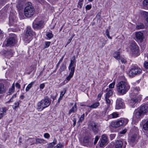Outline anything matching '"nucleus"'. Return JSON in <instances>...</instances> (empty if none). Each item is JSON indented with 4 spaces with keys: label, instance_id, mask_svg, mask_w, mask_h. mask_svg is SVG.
<instances>
[{
    "label": "nucleus",
    "instance_id": "20",
    "mask_svg": "<svg viewBox=\"0 0 148 148\" xmlns=\"http://www.w3.org/2000/svg\"><path fill=\"white\" fill-rule=\"evenodd\" d=\"M7 110V109L5 107L0 108V119L6 114Z\"/></svg>",
    "mask_w": 148,
    "mask_h": 148
},
{
    "label": "nucleus",
    "instance_id": "13",
    "mask_svg": "<svg viewBox=\"0 0 148 148\" xmlns=\"http://www.w3.org/2000/svg\"><path fill=\"white\" fill-rule=\"evenodd\" d=\"M143 114L140 111V110L137 108L134 111L133 118L135 119H140L143 117Z\"/></svg>",
    "mask_w": 148,
    "mask_h": 148
},
{
    "label": "nucleus",
    "instance_id": "63",
    "mask_svg": "<svg viewBox=\"0 0 148 148\" xmlns=\"http://www.w3.org/2000/svg\"><path fill=\"white\" fill-rule=\"evenodd\" d=\"M110 136L111 139L112 140L115 136V134H112L110 135Z\"/></svg>",
    "mask_w": 148,
    "mask_h": 148
},
{
    "label": "nucleus",
    "instance_id": "59",
    "mask_svg": "<svg viewBox=\"0 0 148 148\" xmlns=\"http://www.w3.org/2000/svg\"><path fill=\"white\" fill-rule=\"evenodd\" d=\"M99 137L98 136H96V137H95V141H94V144H95L97 141H98V140H99Z\"/></svg>",
    "mask_w": 148,
    "mask_h": 148
},
{
    "label": "nucleus",
    "instance_id": "32",
    "mask_svg": "<svg viewBox=\"0 0 148 148\" xmlns=\"http://www.w3.org/2000/svg\"><path fill=\"white\" fill-rule=\"evenodd\" d=\"M19 1H21V0H19ZM24 0H22L21 3H18L16 5V7L19 10H21L23 8V2Z\"/></svg>",
    "mask_w": 148,
    "mask_h": 148
},
{
    "label": "nucleus",
    "instance_id": "51",
    "mask_svg": "<svg viewBox=\"0 0 148 148\" xmlns=\"http://www.w3.org/2000/svg\"><path fill=\"white\" fill-rule=\"evenodd\" d=\"M50 43L51 42H46L45 43V48H46L48 47L49 46Z\"/></svg>",
    "mask_w": 148,
    "mask_h": 148
},
{
    "label": "nucleus",
    "instance_id": "52",
    "mask_svg": "<svg viewBox=\"0 0 148 148\" xmlns=\"http://www.w3.org/2000/svg\"><path fill=\"white\" fill-rule=\"evenodd\" d=\"M92 7V5L91 4L87 5L86 6V10H90Z\"/></svg>",
    "mask_w": 148,
    "mask_h": 148
},
{
    "label": "nucleus",
    "instance_id": "53",
    "mask_svg": "<svg viewBox=\"0 0 148 148\" xmlns=\"http://www.w3.org/2000/svg\"><path fill=\"white\" fill-rule=\"evenodd\" d=\"M9 22L11 25H13L14 23L15 22L14 20H13L12 18H9Z\"/></svg>",
    "mask_w": 148,
    "mask_h": 148
},
{
    "label": "nucleus",
    "instance_id": "15",
    "mask_svg": "<svg viewBox=\"0 0 148 148\" xmlns=\"http://www.w3.org/2000/svg\"><path fill=\"white\" fill-rule=\"evenodd\" d=\"M75 56H74L71 60L70 63L69 64L68 67L69 70H71L74 71L76 66L75 62Z\"/></svg>",
    "mask_w": 148,
    "mask_h": 148
},
{
    "label": "nucleus",
    "instance_id": "19",
    "mask_svg": "<svg viewBox=\"0 0 148 148\" xmlns=\"http://www.w3.org/2000/svg\"><path fill=\"white\" fill-rule=\"evenodd\" d=\"M3 54L6 57L8 58L10 57H12L13 54V53L11 51H5L3 50L2 51Z\"/></svg>",
    "mask_w": 148,
    "mask_h": 148
},
{
    "label": "nucleus",
    "instance_id": "21",
    "mask_svg": "<svg viewBox=\"0 0 148 148\" xmlns=\"http://www.w3.org/2000/svg\"><path fill=\"white\" fill-rule=\"evenodd\" d=\"M107 140L106 136L105 135H103L101 136V140L100 144L101 147H103L106 144Z\"/></svg>",
    "mask_w": 148,
    "mask_h": 148
},
{
    "label": "nucleus",
    "instance_id": "29",
    "mask_svg": "<svg viewBox=\"0 0 148 148\" xmlns=\"http://www.w3.org/2000/svg\"><path fill=\"white\" fill-rule=\"evenodd\" d=\"M113 56L114 57L118 60H119L121 59L120 56V53L119 52H116L114 54Z\"/></svg>",
    "mask_w": 148,
    "mask_h": 148
},
{
    "label": "nucleus",
    "instance_id": "22",
    "mask_svg": "<svg viewBox=\"0 0 148 148\" xmlns=\"http://www.w3.org/2000/svg\"><path fill=\"white\" fill-rule=\"evenodd\" d=\"M123 145V143L121 140H118L115 143V148H121Z\"/></svg>",
    "mask_w": 148,
    "mask_h": 148
},
{
    "label": "nucleus",
    "instance_id": "27",
    "mask_svg": "<svg viewBox=\"0 0 148 148\" xmlns=\"http://www.w3.org/2000/svg\"><path fill=\"white\" fill-rule=\"evenodd\" d=\"M137 136L135 134L132 135L130 139V143H134L137 141Z\"/></svg>",
    "mask_w": 148,
    "mask_h": 148
},
{
    "label": "nucleus",
    "instance_id": "7",
    "mask_svg": "<svg viewBox=\"0 0 148 148\" xmlns=\"http://www.w3.org/2000/svg\"><path fill=\"white\" fill-rule=\"evenodd\" d=\"M16 36L14 34H12L11 37H10L5 42V44L6 46L11 47L14 46L16 43ZM4 43L5 42H4Z\"/></svg>",
    "mask_w": 148,
    "mask_h": 148
},
{
    "label": "nucleus",
    "instance_id": "5",
    "mask_svg": "<svg viewBox=\"0 0 148 148\" xmlns=\"http://www.w3.org/2000/svg\"><path fill=\"white\" fill-rule=\"evenodd\" d=\"M45 25L44 21L39 20L38 18H36L33 22V27L35 29H40L43 28Z\"/></svg>",
    "mask_w": 148,
    "mask_h": 148
},
{
    "label": "nucleus",
    "instance_id": "62",
    "mask_svg": "<svg viewBox=\"0 0 148 148\" xmlns=\"http://www.w3.org/2000/svg\"><path fill=\"white\" fill-rule=\"evenodd\" d=\"M74 36H72L71 37V38L69 39V40H68V41L67 42V45H68V44H69V43H70V42H71V40H72Z\"/></svg>",
    "mask_w": 148,
    "mask_h": 148
},
{
    "label": "nucleus",
    "instance_id": "1",
    "mask_svg": "<svg viewBox=\"0 0 148 148\" xmlns=\"http://www.w3.org/2000/svg\"><path fill=\"white\" fill-rule=\"evenodd\" d=\"M116 88L118 94L121 95H123L127 92L130 87L127 82L121 81L117 84Z\"/></svg>",
    "mask_w": 148,
    "mask_h": 148
},
{
    "label": "nucleus",
    "instance_id": "46",
    "mask_svg": "<svg viewBox=\"0 0 148 148\" xmlns=\"http://www.w3.org/2000/svg\"><path fill=\"white\" fill-rule=\"evenodd\" d=\"M115 84V82L114 81L112 83L110 84L109 85V87L110 88H113L114 87Z\"/></svg>",
    "mask_w": 148,
    "mask_h": 148
},
{
    "label": "nucleus",
    "instance_id": "45",
    "mask_svg": "<svg viewBox=\"0 0 148 148\" xmlns=\"http://www.w3.org/2000/svg\"><path fill=\"white\" fill-rule=\"evenodd\" d=\"M16 94H15L14 95L12 96V97L11 98L10 100L8 101V102H12L13 101V99L14 98H15L16 97Z\"/></svg>",
    "mask_w": 148,
    "mask_h": 148
},
{
    "label": "nucleus",
    "instance_id": "61",
    "mask_svg": "<svg viewBox=\"0 0 148 148\" xmlns=\"http://www.w3.org/2000/svg\"><path fill=\"white\" fill-rule=\"evenodd\" d=\"M57 142V141L56 139V138H54L53 139V142L51 143H53L52 145L54 146L56 143Z\"/></svg>",
    "mask_w": 148,
    "mask_h": 148
},
{
    "label": "nucleus",
    "instance_id": "4",
    "mask_svg": "<svg viewBox=\"0 0 148 148\" xmlns=\"http://www.w3.org/2000/svg\"><path fill=\"white\" fill-rule=\"evenodd\" d=\"M142 70L137 65L133 66L128 73V74L130 77H133L141 73Z\"/></svg>",
    "mask_w": 148,
    "mask_h": 148
},
{
    "label": "nucleus",
    "instance_id": "31",
    "mask_svg": "<svg viewBox=\"0 0 148 148\" xmlns=\"http://www.w3.org/2000/svg\"><path fill=\"white\" fill-rule=\"evenodd\" d=\"M119 114L116 112H114L109 116V117L110 118H115L119 116Z\"/></svg>",
    "mask_w": 148,
    "mask_h": 148
},
{
    "label": "nucleus",
    "instance_id": "48",
    "mask_svg": "<svg viewBox=\"0 0 148 148\" xmlns=\"http://www.w3.org/2000/svg\"><path fill=\"white\" fill-rule=\"evenodd\" d=\"M27 140L30 142L32 143V144H33L34 142V138H29L27 139Z\"/></svg>",
    "mask_w": 148,
    "mask_h": 148
},
{
    "label": "nucleus",
    "instance_id": "2",
    "mask_svg": "<svg viewBox=\"0 0 148 148\" xmlns=\"http://www.w3.org/2000/svg\"><path fill=\"white\" fill-rule=\"evenodd\" d=\"M51 100L47 96H45L44 98L38 102L37 109L38 111H41L45 108L48 107L50 105Z\"/></svg>",
    "mask_w": 148,
    "mask_h": 148
},
{
    "label": "nucleus",
    "instance_id": "44",
    "mask_svg": "<svg viewBox=\"0 0 148 148\" xmlns=\"http://www.w3.org/2000/svg\"><path fill=\"white\" fill-rule=\"evenodd\" d=\"M92 130L95 133H97V132L98 129L97 128L96 125H94V127L92 128Z\"/></svg>",
    "mask_w": 148,
    "mask_h": 148
},
{
    "label": "nucleus",
    "instance_id": "17",
    "mask_svg": "<svg viewBox=\"0 0 148 148\" xmlns=\"http://www.w3.org/2000/svg\"><path fill=\"white\" fill-rule=\"evenodd\" d=\"M144 114L148 111L147 106L145 104L142 105L140 107L138 108Z\"/></svg>",
    "mask_w": 148,
    "mask_h": 148
},
{
    "label": "nucleus",
    "instance_id": "34",
    "mask_svg": "<svg viewBox=\"0 0 148 148\" xmlns=\"http://www.w3.org/2000/svg\"><path fill=\"white\" fill-rule=\"evenodd\" d=\"M36 141L37 143H46V141L43 139L41 138H36Z\"/></svg>",
    "mask_w": 148,
    "mask_h": 148
},
{
    "label": "nucleus",
    "instance_id": "64",
    "mask_svg": "<svg viewBox=\"0 0 148 148\" xmlns=\"http://www.w3.org/2000/svg\"><path fill=\"white\" fill-rule=\"evenodd\" d=\"M121 61L122 63H125L126 62V60L124 58L121 59Z\"/></svg>",
    "mask_w": 148,
    "mask_h": 148
},
{
    "label": "nucleus",
    "instance_id": "55",
    "mask_svg": "<svg viewBox=\"0 0 148 148\" xmlns=\"http://www.w3.org/2000/svg\"><path fill=\"white\" fill-rule=\"evenodd\" d=\"M44 136L45 138H49L50 137V135L48 133H45L44 134Z\"/></svg>",
    "mask_w": 148,
    "mask_h": 148
},
{
    "label": "nucleus",
    "instance_id": "28",
    "mask_svg": "<svg viewBox=\"0 0 148 148\" xmlns=\"http://www.w3.org/2000/svg\"><path fill=\"white\" fill-rule=\"evenodd\" d=\"M66 65L65 63H63L62 64V65L60 66L59 71L60 73H61L62 72L64 71L65 69H66Z\"/></svg>",
    "mask_w": 148,
    "mask_h": 148
},
{
    "label": "nucleus",
    "instance_id": "60",
    "mask_svg": "<svg viewBox=\"0 0 148 148\" xmlns=\"http://www.w3.org/2000/svg\"><path fill=\"white\" fill-rule=\"evenodd\" d=\"M15 86L18 89H20L21 88V85L18 83L17 82L16 83Z\"/></svg>",
    "mask_w": 148,
    "mask_h": 148
},
{
    "label": "nucleus",
    "instance_id": "40",
    "mask_svg": "<svg viewBox=\"0 0 148 148\" xmlns=\"http://www.w3.org/2000/svg\"><path fill=\"white\" fill-rule=\"evenodd\" d=\"M143 4L144 6H146L145 7L146 9H148V0H144L143 1Z\"/></svg>",
    "mask_w": 148,
    "mask_h": 148
},
{
    "label": "nucleus",
    "instance_id": "42",
    "mask_svg": "<svg viewBox=\"0 0 148 148\" xmlns=\"http://www.w3.org/2000/svg\"><path fill=\"white\" fill-rule=\"evenodd\" d=\"M46 36L49 39L51 38L53 36V35L52 33L47 32Z\"/></svg>",
    "mask_w": 148,
    "mask_h": 148
},
{
    "label": "nucleus",
    "instance_id": "14",
    "mask_svg": "<svg viewBox=\"0 0 148 148\" xmlns=\"http://www.w3.org/2000/svg\"><path fill=\"white\" fill-rule=\"evenodd\" d=\"M140 90L139 87H136L132 88L131 89L132 92L131 93V96L134 97H137V96H139L140 95L137 96V95Z\"/></svg>",
    "mask_w": 148,
    "mask_h": 148
},
{
    "label": "nucleus",
    "instance_id": "8",
    "mask_svg": "<svg viewBox=\"0 0 148 148\" xmlns=\"http://www.w3.org/2000/svg\"><path fill=\"white\" fill-rule=\"evenodd\" d=\"M33 31L32 29L29 26L27 27L26 33L24 38V40L26 42H29V41L31 40L33 34Z\"/></svg>",
    "mask_w": 148,
    "mask_h": 148
},
{
    "label": "nucleus",
    "instance_id": "6",
    "mask_svg": "<svg viewBox=\"0 0 148 148\" xmlns=\"http://www.w3.org/2000/svg\"><path fill=\"white\" fill-rule=\"evenodd\" d=\"M128 120L127 119H123L116 121H114L112 122L111 126L112 127L116 128L123 125H125L128 122Z\"/></svg>",
    "mask_w": 148,
    "mask_h": 148
},
{
    "label": "nucleus",
    "instance_id": "37",
    "mask_svg": "<svg viewBox=\"0 0 148 148\" xmlns=\"http://www.w3.org/2000/svg\"><path fill=\"white\" fill-rule=\"evenodd\" d=\"M34 83V82H32L29 84L26 88V91H28L29 90L32 88Z\"/></svg>",
    "mask_w": 148,
    "mask_h": 148
},
{
    "label": "nucleus",
    "instance_id": "47",
    "mask_svg": "<svg viewBox=\"0 0 148 148\" xmlns=\"http://www.w3.org/2000/svg\"><path fill=\"white\" fill-rule=\"evenodd\" d=\"M15 106L13 107L14 109H16L17 108L19 107V103L18 102H16L14 103Z\"/></svg>",
    "mask_w": 148,
    "mask_h": 148
},
{
    "label": "nucleus",
    "instance_id": "41",
    "mask_svg": "<svg viewBox=\"0 0 148 148\" xmlns=\"http://www.w3.org/2000/svg\"><path fill=\"white\" fill-rule=\"evenodd\" d=\"M84 116H85L84 114H82L80 118H79V121H78V122L82 123L84 120Z\"/></svg>",
    "mask_w": 148,
    "mask_h": 148
},
{
    "label": "nucleus",
    "instance_id": "50",
    "mask_svg": "<svg viewBox=\"0 0 148 148\" xmlns=\"http://www.w3.org/2000/svg\"><path fill=\"white\" fill-rule=\"evenodd\" d=\"M144 14L145 15L146 18V21L147 22H148V12H144Z\"/></svg>",
    "mask_w": 148,
    "mask_h": 148
},
{
    "label": "nucleus",
    "instance_id": "24",
    "mask_svg": "<svg viewBox=\"0 0 148 148\" xmlns=\"http://www.w3.org/2000/svg\"><path fill=\"white\" fill-rule=\"evenodd\" d=\"M15 91V85L14 83L12 84V87L9 88V91L8 92V95H10L13 93Z\"/></svg>",
    "mask_w": 148,
    "mask_h": 148
},
{
    "label": "nucleus",
    "instance_id": "43",
    "mask_svg": "<svg viewBox=\"0 0 148 148\" xmlns=\"http://www.w3.org/2000/svg\"><path fill=\"white\" fill-rule=\"evenodd\" d=\"M106 35L110 39H112V37L110 36L109 35V32L108 29H106Z\"/></svg>",
    "mask_w": 148,
    "mask_h": 148
},
{
    "label": "nucleus",
    "instance_id": "16",
    "mask_svg": "<svg viewBox=\"0 0 148 148\" xmlns=\"http://www.w3.org/2000/svg\"><path fill=\"white\" fill-rule=\"evenodd\" d=\"M89 143V137L88 136H85L83 138L82 141H81V144L83 145L87 146Z\"/></svg>",
    "mask_w": 148,
    "mask_h": 148
},
{
    "label": "nucleus",
    "instance_id": "18",
    "mask_svg": "<svg viewBox=\"0 0 148 148\" xmlns=\"http://www.w3.org/2000/svg\"><path fill=\"white\" fill-rule=\"evenodd\" d=\"M141 123L143 129L145 130H148V119L143 120Z\"/></svg>",
    "mask_w": 148,
    "mask_h": 148
},
{
    "label": "nucleus",
    "instance_id": "33",
    "mask_svg": "<svg viewBox=\"0 0 148 148\" xmlns=\"http://www.w3.org/2000/svg\"><path fill=\"white\" fill-rule=\"evenodd\" d=\"M99 102H97L93 104L91 106H87L88 107L91 108H95L99 106Z\"/></svg>",
    "mask_w": 148,
    "mask_h": 148
},
{
    "label": "nucleus",
    "instance_id": "57",
    "mask_svg": "<svg viewBox=\"0 0 148 148\" xmlns=\"http://www.w3.org/2000/svg\"><path fill=\"white\" fill-rule=\"evenodd\" d=\"M40 89H43L45 87V85L44 83H42L40 85Z\"/></svg>",
    "mask_w": 148,
    "mask_h": 148
},
{
    "label": "nucleus",
    "instance_id": "9",
    "mask_svg": "<svg viewBox=\"0 0 148 148\" xmlns=\"http://www.w3.org/2000/svg\"><path fill=\"white\" fill-rule=\"evenodd\" d=\"M131 50L132 55L135 56H138L139 54V49L136 44L134 42L131 44Z\"/></svg>",
    "mask_w": 148,
    "mask_h": 148
},
{
    "label": "nucleus",
    "instance_id": "12",
    "mask_svg": "<svg viewBox=\"0 0 148 148\" xmlns=\"http://www.w3.org/2000/svg\"><path fill=\"white\" fill-rule=\"evenodd\" d=\"M135 40L140 42H143L144 38L143 33L140 31L135 32Z\"/></svg>",
    "mask_w": 148,
    "mask_h": 148
},
{
    "label": "nucleus",
    "instance_id": "58",
    "mask_svg": "<svg viewBox=\"0 0 148 148\" xmlns=\"http://www.w3.org/2000/svg\"><path fill=\"white\" fill-rule=\"evenodd\" d=\"M52 143H49L47 145V148H53V147L54 146L52 145Z\"/></svg>",
    "mask_w": 148,
    "mask_h": 148
},
{
    "label": "nucleus",
    "instance_id": "30",
    "mask_svg": "<svg viewBox=\"0 0 148 148\" xmlns=\"http://www.w3.org/2000/svg\"><path fill=\"white\" fill-rule=\"evenodd\" d=\"M70 71V73L66 79L68 81H69L72 78V77H73L75 71L73 70H69Z\"/></svg>",
    "mask_w": 148,
    "mask_h": 148
},
{
    "label": "nucleus",
    "instance_id": "23",
    "mask_svg": "<svg viewBox=\"0 0 148 148\" xmlns=\"http://www.w3.org/2000/svg\"><path fill=\"white\" fill-rule=\"evenodd\" d=\"M106 102V103L107 104V106L106 108H105L104 110L105 113H106L107 110L110 107L111 104V101L108 98H105Z\"/></svg>",
    "mask_w": 148,
    "mask_h": 148
},
{
    "label": "nucleus",
    "instance_id": "56",
    "mask_svg": "<svg viewBox=\"0 0 148 148\" xmlns=\"http://www.w3.org/2000/svg\"><path fill=\"white\" fill-rule=\"evenodd\" d=\"M83 3L82 2L79 1L77 6L78 8H81L82 5Z\"/></svg>",
    "mask_w": 148,
    "mask_h": 148
},
{
    "label": "nucleus",
    "instance_id": "25",
    "mask_svg": "<svg viewBox=\"0 0 148 148\" xmlns=\"http://www.w3.org/2000/svg\"><path fill=\"white\" fill-rule=\"evenodd\" d=\"M77 111V108L76 103H75L74 106L69 110L68 114H70L72 112L75 113Z\"/></svg>",
    "mask_w": 148,
    "mask_h": 148
},
{
    "label": "nucleus",
    "instance_id": "26",
    "mask_svg": "<svg viewBox=\"0 0 148 148\" xmlns=\"http://www.w3.org/2000/svg\"><path fill=\"white\" fill-rule=\"evenodd\" d=\"M6 90V88L3 84H0V94L5 93Z\"/></svg>",
    "mask_w": 148,
    "mask_h": 148
},
{
    "label": "nucleus",
    "instance_id": "39",
    "mask_svg": "<svg viewBox=\"0 0 148 148\" xmlns=\"http://www.w3.org/2000/svg\"><path fill=\"white\" fill-rule=\"evenodd\" d=\"M64 56H63L60 59V60L58 62V63L56 65V70L54 71V72L56 71L57 70V69L59 67V65H60V63L62 61V60H63V58H64Z\"/></svg>",
    "mask_w": 148,
    "mask_h": 148
},
{
    "label": "nucleus",
    "instance_id": "11",
    "mask_svg": "<svg viewBox=\"0 0 148 148\" xmlns=\"http://www.w3.org/2000/svg\"><path fill=\"white\" fill-rule=\"evenodd\" d=\"M125 107V105L122 99L120 98L117 99L116 101L115 109H119Z\"/></svg>",
    "mask_w": 148,
    "mask_h": 148
},
{
    "label": "nucleus",
    "instance_id": "35",
    "mask_svg": "<svg viewBox=\"0 0 148 148\" xmlns=\"http://www.w3.org/2000/svg\"><path fill=\"white\" fill-rule=\"evenodd\" d=\"M112 91L111 90H109L106 94L105 98H109L112 95Z\"/></svg>",
    "mask_w": 148,
    "mask_h": 148
},
{
    "label": "nucleus",
    "instance_id": "3",
    "mask_svg": "<svg viewBox=\"0 0 148 148\" xmlns=\"http://www.w3.org/2000/svg\"><path fill=\"white\" fill-rule=\"evenodd\" d=\"M35 12L34 9L32 5V3L30 2H28L24 10L25 15L27 17H30L34 15Z\"/></svg>",
    "mask_w": 148,
    "mask_h": 148
},
{
    "label": "nucleus",
    "instance_id": "10",
    "mask_svg": "<svg viewBox=\"0 0 148 148\" xmlns=\"http://www.w3.org/2000/svg\"><path fill=\"white\" fill-rule=\"evenodd\" d=\"M141 97L142 95H140L139 96H137V97H131L132 98L129 102V106L131 107H134L137 102L140 100Z\"/></svg>",
    "mask_w": 148,
    "mask_h": 148
},
{
    "label": "nucleus",
    "instance_id": "36",
    "mask_svg": "<svg viewBox=\"0 0 148 148\" xmlns=\"http://www.w3.org/2000/svg\"><path fill=\"white\" fill-rule=\"evenodd\" d=\"M66 88H64L62 91H61L60 99H62L64 94L66 92Z\"/></svg>",
    "mask_w": 148,
    "mask_h": 148
},
{
    "label": "nucleus",
    "instance_id": "54",
    "mask_svg": "<svg viewBox=\"0 0 148 148\" xmlns=\"http://www.w3.org/2000/svg\"><path fill=\"white\" fill-rule=\"evenodd\" d=\"M144 66L145 69H148V62H145L144 63Z\"/></svg>",
    "mask_w": 148,
    "mask_h": 148
},
{
    "label": "nucleus",
    "instance_id": "49",
    "mask_svg": "<svg viewBox=\"0 0 148 148\" xmlns=\"http://www.w3.org/2000/svg\"><path fill=\"white\" fill-rule=\"evenodd\" d=\"M62 147V145L60 143H59L56 146H55L54 148H61Z\"/></svg>",
    "mask_w": 148,
    "mask_h": 148
},
{
    "label": "nucleus",
    "instance_id": "38",
    "mask_svg": "<svg viewBox=\"0 0 148 148\" xmlns=\"http://www.w3.org/2000/svg\"><path fill=\"white\" fill-rule=\"evenodd\" d=\"M144 25L143 24H140V25L136 26V29H142L144 28Z\"/></svg>",
    "mask_w": 148,
    "mask_h": 148
}]
</instances>
